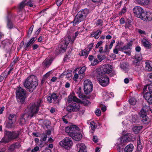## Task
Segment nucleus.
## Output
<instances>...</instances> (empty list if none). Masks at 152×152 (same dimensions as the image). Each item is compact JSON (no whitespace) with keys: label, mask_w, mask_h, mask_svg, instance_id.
<instances>
[{"label":"nucleus","mask_w":152,"mask_h":152,"mask_svg":"<svg viewBox=\"0 0 152 152\" xmlns=\"http://www.w3.org/2000/svg\"><path fill=\"white\" fill-rule=\"evenodd\" d=\"M42 102V100L39 99L35 102L31 104L28 112L25 113L20 116L19 120L20 124L21 125L25 124L26 121L35 116L39 110Z\"/></svg>","instance_id":"nucleus-1"},{"label":"nucleus","mask_w":152,"mask_h":152,"mask_svg":"<svg viewBox=\"0 0 152 152\" xmlns=\"http://www.w3.org/2000/svg\"><path fill=\"white\" fill-rule=\"evenodd\" d=\"M80 32L77 31L75 33V35L73 36L72 39H71L70 37H68L64 38V40L61 41L58 46V48L55 50L56 53L58 54L61 53L65 52L66 47L69 42L72 43L76 38L78 36Z\"/></svg>","instance_id":"nucleus-2"},{"label":"nucleus","mask_w":152,"mask_h":152,"mask_svg":"<svg viewBox=\"0 0 152 152\" xmlns=\"http://www.w3.org/2000/svg\"><path fill=\"white\" fill-rule=\"evenodd\" d=\"M65 131L75 141H79L81 140L82 135L80 133L79 129L76 125H73L66 127L65 128Z\"/></svg>","instance_id":"nucleus-3"},{"label":"nucleus","mask_w":152,"mask_h":152,"mask_svg":"<svg viewBox=\"0 0 152 152\" xmlns=\"http://www.w3.org/2000/svg\"><path fill=\"white\" fill-rule=\"evenodd\" d=\"M38 85L37 77L34 75H31L28 77L25 80L24 85L28 91L32 92Z\"/></svg>","instance_id":"nucleus-4"},{"label":"nucleus","mask_w":152,"mask_h":152,"mask_svg":"<svg viewBox=\"0 0 152 152\" xmlns=\"http://www.w3.org/2000/svg\"><path fill=\"white\" fill-rule=\"evenodd\" d=\"M89 12L88 10L87 9H85L80 11L76 15L74 20L73 21V26H75L80 22L83 21Z\"/></svg>","instance_id":"nucleus-5"},{"label":"nucleus","mask_w":152,"mask_h":152,"mask_svg":"<svg viewBox=\"0 0 152 152\" xmlns=\"http://www.w3.org/2000/svg\"><path fill=\"white\" fill-rule=\"evenodd\" d=\"M16 94L18 101L23 103L26 96V91L22 88L19 87L16 89Z\"/></svg>","instance_id":"nucleus-6"},{"label":"nucleus","mask_w":152,"mask_h":152,"mask_svg":"<svg viewBox=\"0 0 152 152\" xmlns=\"http://www.w3.org/2000/svg\"><path fill=\"white\" fill-rule=\"evenodd\" d=\"M95 74L98 81L101 86H105L108 84L109 79L105 75L101 74V73L99 71L96 72Z\"/></svg>","instance_id":"nucleus-7"},{"label":"nucleus","mask_w":152,"mask_h":152,"mask_svg":"<svg viewBox=\"0 0 152 152\" xmlns=\"http://www.w3.org/2000/svg\"><path fill=\"white\" fill-rule=\"evenodd\" d=\"M84 91L86 94H88L92 91L93 84L89 80L86 79L84 81Z\"/></svg>","instance_id":"nucleus-8"},{"label":"nucleus","mask_w":152,"mask_h":152,"mask_svg":"<svg viewBox=\"0 0 152 152\" xmlns=\"http://www.w3.org/2000/svg\"><path fill=\"white\" fill-rule=\"evenodd\" d=\"M72 143V142L71 138L66 137L65 138L63 141H61L59 144L65 149H68L71 147Z\"/></svg>","instance_id":"nucleus-9"},{"label":"nucleus","mask_w":152,"mask_h":152,"mask_svg":"<svg viewBox=\"0 0 152 152\" xmlns=\"http://www.w3.org/2000/svg\"><path fill=\"white\" fill-rule=\"evenodd\" d=\"M79 103H74L71 104L67 107V110L70 112H77L79 110L80 108Z\"/></svg>","instance_id":"nucleus-10"},{"label":"nucleus","mask_w":152,"mask_h":152,"mask_svg":"<svg viewBox=\"0 0 152 152\" xmlns=\"http://www.w3.org/2000/svg\"><path fill=\"white\" fill-rule=\"evenodd\" d=\"M134 15L136 17L141 19L142 14L144 13V10L142 7L140 6H136L133 9Z\"/></svg>","instance_id":"nucleus-11"},{"label":"nucleus","mask_w":152,"mask_h":152,"mask_svg":"<svg viewBox=\"0 0 152 152\" xmlns=\"http://www.w3.org/2000/svg\"><path fill=\"white\" fill-rule=\"evenodd\" d=\"M141 19L146 22L152 21V12L149 11L144 12V13L142 14V17Z\"/></svg>","instance_id":"nucleus-12"},{"label":"nucleus","mask_w":152,"mask_h":152,"mask_svg":"<svg viewBox=\"0 0 152 152\" xmlns=\"http://www.w3.org/2000/svg\"><path fill=\"white\" fill-rule=\"evenodd\" d=\"M132 47V45L131 43H129L123 47H120L119 48V50L124 52V53L129 55L131 53V49Z\"/></svg>","instance_id":"nucleus-13"},{"label":"nucleus","mask_w":152,"mask_h":152,"mask_svg":"<svg viewBox=\"0 0 152 152\" xmlns=\"http://www.w3.org/2000/svg\"><path fill=\"white\" fill-rule=\"evenodd\" d=\"M102 68V72H100L101 73V74L104 75L105 74H108L111 72L112 66L109 64H105L103 66Z\"/></svg>","instance_id":"nucleus-14"},{"label":"nucleus","mask_w":152,"mask_h":152,"mask_svg":"<svg viewBox=\"0 0 152 152\" xmlns=\"http://www.w3.org/2000/svg\"><path fill=\"white\" fill-rule=\"evenodd\" d=\"M133 64L135 66L134 69L137 72L141 71L143 69V67L141 65H140V62L137 60L133 61Z\"/></svg>","instance_id":"nucleus-15"},{"label":"nucleus","mask_w":152,"mask_h":152,"mask_svg":"<svg viewBox=\"0 0 152 152\" xmlns=\"http://www.w3.org/2000/svg\"><path fill=\"white\" fill-rule=\"evenodd\" d=\"M137 4L144 6H147L150 4V0H134Z\"/></svg>","instance_id":"nucleus-16"},{"label":"nucleus","mask_w":152,"mask_h":152,"mask_svg":"<svg viewBox=\"0 0 152 152\" xmlns=\"http://www.w3.org/2000/svg\"><path fill=\"white\" fill-rule=\"evenodd\" d=\"M76 146L78 151V152H86V147L84 144L79 143L77 144Z\"/></svg>","instance_id":"nucleus-17"},{"label":"nucleus","mask_w":152,"mask_h":152,"mask_svg":"<svg viewBox=\"0 0 152 152\" xmlns=\"http://www.w3.org/2000/svg\"><path fill=\"white\" fill-rule=\"evenodd\" d=\"M88 59L90 61H91V65L92 66H95L99 63V61L96 57L92 55L89 56Z\"/></svg>","instance_id":"nucleus-18"},{"label":"nucleus","mask_w":152,"mask_h":152,"mask_svg":"<svg viewBox=\"0 0 152 152\" xmlns=\"http://www.w3.org/2000/svg\"><path fill=\"white\" fill-rule=\"evenodd\" d=\"M144 97L150 104L152 103V94L149 92H146L144 94Z\"/></svg>","instance_id":"nucleus-19"},{"label":"nucleus","mask_w":152,"mask_h":152,"mask_svg":"<svg viewBox=\"0 0 152 152\" xmlns=\"http://www.w3.org/2000/svg\"><path fill=\"white\" fill-rule=\"evenodd\" d=\"M1 43L4 48L8 50H10L11 46L8 40H4Z\"/></svg>","instance_id":"nucleus-20"},{"label":"nucleus","mask_w":152,"mask_h":152,"mask_svg":"<svg viewBox=\"0 0 152 152\" xmlns=\"http://www.w3.org/2000/svg\"><path fill=\"white\" fill-rule=\"evenodd\" d=\"M143 45L145 48H149L151 47V43L147 40L145 38L142 39L141 41Z\"/></svg>","instance_id":"nucleus-21"},{"label":"nucleus","mask_w":152,"mask_h":152,"mask_svg":"<svg viewBox=\"0 0 152 152\" xmlns=\"http://www.w3.org/2000/svg\"><path fill=\"white\" fill-rule=\"evenodd\" d=\"M72 101L77 103H80L81 102L80 100L75 96H69L67 100L68 102L69 103H70Z\"/></svg>","instance_id":"nucleus-22"},{"label":"nucleus","mask_w":152,"mask_h":152,"mask_svg":"<svg viewBox=\"0 0 152 152\" xmlns=\"http://www.w3.org/2000/svg\"><path fill=\"white\" fill-rule=\"evenodd\" d=\"M140 114L141 117L142 118V121L143 122L147 121V118H146V113L145 110L143 109L141 110L140 112Z\"/></svg>","instance_id":"nucleus-23"},{"label":"nucleus","mask_w":152,"mask_h":152,"mask_svg":"<svg viewBox=\"0 0 152 152\" xmlns=\"http://www.w3.org/2000/svg\"><path fill=\"white\" fill-rule=\"evenodd\" d=\"M138 137L137 139V149L138 151H140L142 149L143 145L140 139V136H138Z\"/></svg>","instance_id":"nucleus-24"},{"label":"nucleus","mask_w":152,"mask_h":152,"mask_svg":"<svg viewBox=\"0 0 152 152\" xmlns=\"http://www.w3.org/2000/svg\"><path fill=\"white\" fill-rule=\"evenodd\" d=\"M110 50H109L108 45H106L104 50H103V48L102 46L100 47L99 48V52L101 53H108Z\"/></svg>","instance_id":"nucleus-25"},{"label":"nucleus","mask_w":152,"mask_h":152,"mask_svg":"<svg viewBox=\"0 0 152 152\" xmlns=\"http://www.w3.org/2000/svg\"><path fill=\"white\" fill-rule=\"evenodd\" d=\"M134 146L132 144H129L127 145L124 148L125 152H132L134 149Z\"/></svg>","instance_id":"nucleus-26"},{"label":"nucleus","mask_w":152,"mask_h":152,"mask_svg":"<svg viewBox=\"0 0 152 152\" xmlns=\"http://www.w3.org/2000/svg\"><path fill=\"white\" fill-rule=\"evenodd\" d=\"M15 123L12 121L8 120L7 122L6 123V126L8 129L13 128L15 126Z\"/></svg>","instance_id":"nucleus-27"},{"label":"nucleus","mask_w":152,"mask_h":152,"mask_svg":"<svg viewBox=\"0 0 152 152\" xmlns=\"http://www.w3.org/2000/svg\"><path fill=\"white\" fill-rule=\"evenodd\" d=\"M102 32V30H98L97 31L94 32L91 34V36L92 37H94L95 39H98L99 38V35H100Z\"/></svg>","instance_id":"nucleus-28"},{"label":"nucleus","mask_w":152,"mask_h":152,"mask_svg":"<svg viewBox=\"0 0 152 152\" xmlns=\"http://www.w3.org/2000/svg\"><path fill=\"white\" fill-rule=\"evenodd\" d=\"M16 117L15 114H10L8 117V120L15 123L16 121Z\"/></svg>","instance_id":"nucleus-29"},{"label":"nucleus","mask_w":152,"mask_h":152,"mask_svg":"<svg viewBox=\"0 0 152 152\" xmlns=\"http://www.w3.org/2000/svg\"><path fill=\"white\" fill-rule=\"evenodd\" d=\"M142 129V126H136L133 128V132L135 133H138Z\"/></svg>","instance_id":"nucleus-30"},{"label":"nucleus","mask_w":152,"mask_h":152,"mask_svg":"<svg viewBox=\"0 0 152 152\" xmlns=\"http://www.w3.org/2000/svg\"><path fill=\"white\" fill-rule=\"evenodd\" d=\"M29 0H25L22 1L19 4V8L20 10H22L23 7L27 5Z\"/></svg>","instance_id":"nucleus-31"},{"label":"nucleus","mask_w":152,"mask_h":152,"mask_svg":"<svg viewBox=\"0 0 152 152\" xmlns=\"http://www.w3.org/2000/svg\"><path fill=\"white\" fill-rule=\"evenodd\" d=\"M51 63V60L49 59H46L43 62V65L45 67L49 66Z\"/></svg>","instance_id":"nucleus-32"},{"label":"nucleus","mask_w":152,"mask_h":152,"mask_svg":"<svg viewBox=\"0 0 152 152\" xmlns=\"http://www.w3.org/2000/svg\"><path fill=\"white\" fill-rule=\"evenodd\" d=\"M19 145V144L18 143L13 144L10 146L9 148V150L10 151H13L15 149L18 147Z\"/></svg>","instance_id":"nucleus-33"},{"label":"nucleus","mask_w":152,"mask_h":152,"mask_svg":"<svg viewBox=\"0 0 152 152\" xmlns=\"http://www.w3.org/2000/svg\"><path fill=\"white\" fill-rule=\"evenodd\" d=\"M123 44V43L122 42H121L120 43H118V45L116 46L115 49L113 50V52L114 53L116 54H117L118 53V50H119V48L120 47H119V45H122Z\"/></svg>","instance_id":"nucleus-34"},{"label":"nucleus","mask_w":152,"mask_h":152,"mask_svg":"<svg viewBox=\"0 0 152 152\" xmlns=\"http://www.w3.org/2000/svg\"><path fill=\"white\" fill-rule=\"evenodd\" d=\"M145 70L149 72L152 71V67L150 65L149 62H145Z\"/></svg>","instance_id":"nucleus-35"},{"label":"nucleus","mask_w":152,"mask_h":152,"mask_svg":"<svg viewBox=\"0 0 152 152\" xmlns=\"http://www.w3.org/2000/svg\"><path fill=\"white\" fill-rule=\"evenodd\" d=\"M10 140L5 134L3 138L1 139V142L5 143L9 142Z\"/></svg>","instance_id":"nucleus-36"},{"label":"nucleus","mask_w":152,"mask_h":152,"mask_svg":"<svg viewBox=\"0 0 152 152\" xmlns=\"http://www.w3.org/2000/svg\"><path fill=\"white\" fill-rule=\"evenodd\" d=\"M5 134L7 136V137L10 141L11 140L13 139V137H12V132L10 131H7L6 132Z\"/></svg>","instance_id":"nucleus-37"},{"label":"nucleus","mask_w":152,"mask_h":152,"mask_svg":"<svg viewBox=\"0 0 152 152\" xmlns=\"http://www.w3.org/2000/svg\"><path fill=\"white\" fill-rule=\"evenodd\" d=\"M12 132L13 139H15L17 138L20 134V133L18 131L16 132Z\"/></svg>","instance_id":"nucleus-38"},{"label":"nucleus","mask_w":152,"mask_h":152,"mask_svg":"<svg viewBox=\"0 0 152 152\" xmlns=\"http://www.w3.org/2000/svg\"><path fill=\"white\" fill-rule=\"evenodd\" d=\"M110 94L109 93H106L105 92L103 93V99L105 100H106L109 99L110 97L109 96Z\"/></svg>","instance_id":"nucleus-39"},{"label":"nucleus","mask_w":152,"mask_h":152,"mask_svg":"<svg viewBox=\"0 0 152 152\" xmlns=\"http://www.w3.org/2000/svg\"><path fill=\"white\" fill-rule=\"evenodd\" d=\"M97 58L98 59V60L99 61V62H101L105 58V56L101 54H99L97 56Z\"/></svg>","instance_id":"nucleus-40"},{"label":"nucleus","mask_w":152,"mask_h":152,"mask_svg":"<svg viewBox=\"0 0 152 152\" xmlns=\"http://www.w3.org/2000/svg\"><path fill=\"white\" fill-rule=\"evenodd\" d=\"M32 44L28 42L27 43H26L24 45V49L28 51L29 49V47Z\"/></svg>","instance_id":"nucleus-41"},{"label":"nucleus","mask_w":152,"mask_h":152,"mask_svg":"<svg viewBox=\"0 0 152 152\" xmlns=\"http://www.w3.org/2000/svg\"><path fill=\"white\" fill-rule=\"evenodd\" d=\"M135 60L139 61H140L141 60L142 58V55L140 54H136L135 56Z\"/></svg>","instance_id":"nucleus-42"},{"label":"nucleus","mask_w":152,"mask_h":152,"mask_svg":"<svg viewBox=\"0 0 152 152\" xmlns=\"http://www.w3.org/2000/svg\"><path fill=\"white\" fill-rule=\"evenodd\" d=\"M136 99L133 98L132 97L129 100V102L130 104L132 105H134L136 103Z\"/></svg>","instance_id":"nucleus-43"},{"label":"nucleus","mask_w":152,"mask_h":152,"mask_svg":"<svg viewBox=\"0 0 152 152\" xmlns=\"http://www.w3.org/2000/svg\"><path fill=\"white\" fill-rule=\"evenodd\" d=\"M128 142V140L126 136L122 137L121 139V142L122 143H125Z\"/></svg>","instance_id":"nucleus-44"},{"label":"nucleus","mask_w":152,"mask_h":152,"mask_svg":"<svg viewBox=\"0 0 152 152\" xmlns=\"http://www.w3.org/2000/svg\"><path fill=\"white\" fill-rule=\"evenodd\" d=\"M89 51H87L86 50H82L81 52L82 55H81L82 56H84L85 57H86L88 54H89Z\"/></svg>","instance_id":"nucleus-45"},{"label":"nucleus","mask_w":152,"mask_h":152,"mask_svg":"<svg viewBox=\"0 0 152 152\" xmlns=\"http://www.w3.org/2000/svg\"><path fill=\"white\" fill-rule=\"evenodd\" d=\"M90 125L91 129L93 130H94L96 127V124L94 121L91 122Z\"/></svg>","instance_id":"nucleus-46"},{"label":"nucleus","mask_w":152,"mask_h":152,"mask_svg":"<svg viewBox=\"0 0 152 152\" xmlns=\"http://www.w3.org/2000/svg\"><path fill=\"white\" fill-rule=\"evenodd\" d=\"M131 20L129 19H127L125 23V26L126 28H129L131 26Z\"/></svg>","instance_id":"nucleus-47"},{"label":"nucleus","mask_w":152,"mask_h":152,"mask_svg":"<svg viewBox=\"0 0 152 152\" xmlns=\"http://www.w3.org/2000/svg\"><path fill=\"white\" fill-rule=\"evenodd\" d=\"M103 24V20L101 19H98L96 22V25L98 26H102Z\"/></svg>","instance_id":"nucleus-48"},{"label":"nucleus","mask_w":152,"mask_h":152,"mask_svg":"<svg viewBox=\"0 0 152 152\" xmlns=\"http://www.w3.org/2000/svg\"><path fill=\"white\" fill-rule=\"evenodd\" d=\"M51 97H52L53 100L55 101L58 99V96H57V95L54 93H53L51 95Z\"/></svg>","instance_id":"nucleus-49"},{"label":"nucleus","mask_w":152,"mask_h":152,"mask_svg":"<svg viewBox=\"0 0 152 152\" xmlns=\"http://www.w3.org/2000/svg\"><path fill=\"white\" fill-rule=\"evenodd\" d=\"M103 42L102 41H99L97 43L96 45L95 46V48L96 49L98 48L99 47H101L102 45Z\"/></svg>","instance_id":"nucleus-50"},{"label":"nucleus","mask_w":152,"mask_h":152,"mask_svg":"<svg viewBox=\"0 0 152 152\" xmlns=\"http://www.w3.org/2000/svg\"><path fill=\"white\" fill-rule=\"evenodd\" d=\"M137 120V116L136 115H132L131 119L132 123H135Z\"/></svg>","instance_id":"nucleus-51"},{"label":"nucleus","mask_w":152,"mask_h":152,"mask_svg":"<svg viewBox=\"0 0 152 152\" xmlns=\"http://www.w3.org/2000/svg\"><path fill=\"white\" fill-rule=\"evenodd\" d=\"M7 27L10 29H11L13 28V25L12 22L9 20H8Z\"/></svg>","instance_id":"nucleus-52"},{"label":"nucleus","mask_w":152,"mask_h":152,"mask_svg":"<svg viewBox=\"0 0 152 152\" xmlns=\"http://www.w3.org/2000/svg\"><path fill=\"white\" fill-rule=\"evenodd\" d=\"M77 93L78 94V96L79 98L82 99L85 98L86 96L82 94L80 91L77 92Z\"/></svg>","instance_id":"nucleus-53"},{"label":"nucleus","mask_w":152,"mask_h":152,"mask_svg":"<svg viewBox=\"0 0 152 152\" xmlns=\"http://www.w3.org/2000/svg\"><path fill=\"white\" fill-rule=\"evenodd\" d=\"M86 70V67L83 66L79 70V73L80 74H83L84 72Z\"/></svg>","instance_id":"nucleus-54"},{"label":"nucleus","mask_w":152,"mask_h":152,"mask_svg":"<svg viewBox=\"0 0 152 152\" xmlns=\"http://www.w3.org/2000/svg\"><path fill=\"white\" fill-rule=\"evenodd\" d=\"M37 39V37H33L32 38L29 42L30 43V44H31L32 45L35 42Z\"/></svg>","instance_id":"nucleus-55"},{"label":"nucleus","mask_w":152,"mask_h":152,"mask_svg":"<svg viewBox=\"0 0 152 152\" xmlns=\"http://www.w3.org/2000/svg\"><path fill=\"white\" fill-rule=\"evenodd\" d=\"M126 11V7H124L122 9V10L121 11L119 12V15H122L123 14L125 13Z\"/></svg>","instance_id":"nucleus-56"},{"label":"nucleus","mask_w":152,"mask_h":152,"mask_svg":"<svg viewBox=\"0 0 152 152\" xmlns=\"http://www.w3.org/2000/svg\"><path fill=\"white\" fill-rule=\"evenodd\" d=\"M115 40H112L111 41L110 45L109 46L108 45V47L109 50L112 48L113 45V44L115 43Z\"/></svg>","instance_id":"nucleus-57"},{"label":"nucleus","mask_w":152,"mask_h":152,"mask_svg":"<svg viewBox=\"0 0 152 152\" xmlns=\"http://www.w3.org/2000/svg\"><path fill=\"white\" fill-rule=\"evenodd\" d=\"M39 147L37 146L31 150V152H37L39 150Z\"/></svg>","instance_id":"nucleus-58"},{"label":"nucleus","mask_w":152,"mask_h":152,"mask_svg":"<svg viewBox=\"0 0 152 152\" xmlns=\"http://www.w3.org/2000/svg\"><path fill=\"white\" fill-rule=\"evenodd\" d=\"M96 114L98 116H99L101 115V112L100 109H98L96 110L95 112Z\"/></svg>","instance_id":"nucleus-59"},{"label":"nucleus","mask_w":152,"mask_h":152,"mask_svg":"<svg viewBox=\"0 0 152 152\" xmlns=\"http://www.w3.org/2000/svg\"><path fill=\"white\" fill-rule=\"evenodd\" d=\"M120 67L121 69L123 70H126L127 68L125 66V64L124 63H122L120 65Z\"/></svg>","instance_id":"nucleus-60"},{"label":"nucleus","mask_w":152,"mask_h":152,"mask_svg":"<svg viewBox=\"0 0 152 152\" xmlns=\"http://www.w3.org/2000/svg\"><path fill=\"white\" fill-rule=\"evenodd\" d=\"M51 74V71L48 72L44 76V78H47L50 76V75Z\"/></svg>","instance_id":"nucleus-61"},{"label":"nucleus","mask_w":152,"mask_h":152,"mask_svg":"<svg viewBox=\"0 0 152 152\" xmlns=\"http://www.w3.org/2000/svg\"><path fill=\"white\" fill-rule=\"evenodd\" d=\"M94 45V44L93 43H91L89 44L88 46V49L87 50L89 49V51L91 50L93 46Z\"/></svg>","instance_id":"nucleus-62"},{"label":"nucleus","mask_w":152,"mask_h":152,"mask_svg":"<svg viewBox=\"0 0 152 152\" xmlns=\"http://www.w3.org/2000/svg\"><path fill=\"white\" fill-rule=\"evenodd\" d=\"M148 79L150 81L152 82V73H150L148 75Z\"/></svg>","instance_id":"nucleus-63"},{"label":"nucleus","mask_w":152,"mask_h":152,"mask_svg":"<svg viewBox=\"0 0 152 152\" xmlns=\"http://www.w3.org/2000/svg\"><path fill=\"white\" fill-rule=\"evenodd\" d=\"M148 88L149 91L152 94V84L148 86Z\"/></svg>","instance_id":"nucleus-64"}]
</instances>
